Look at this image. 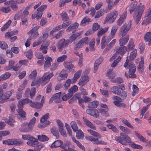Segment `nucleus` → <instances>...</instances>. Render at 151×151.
Instances as JSON below:
<instances>
[{
  "label": "nucleus",
  "mask_w": 151,
  "mask_h": 151,
  "mask_svg": "<svg viewBox=\"0 0 151 151\" xmlns=\"http://www.w3.org/2000/svg\"><path fill=\"white\" fill-rule=\"evenodd\" d=\"M113 69H109L108 70L106 73V76L108 78L110 79H113L116 76V73L112 71Z\"/></svg>",
  "instance_id": "obj_22"
},
{
  "label": "nucleus",
  "mask_w": 151,
  "mask_h": 151,
  "mask_svg": "<svg viewBox=\"0 0 151 151\" xmlns=\"http://www.w3.org/2000/svg\"><path fill=\"white\" fill-rule=\"evenodd\" d=\"M63 142L60 140L56 141L51 145L50 147L51 148H54L59 147H61V144Z\"/></svg>",
  "instance_id": "obj_26"
},
{
  "label": "nucleus",
  "mask_w": 151,
  "mask_h": 151,
  "mask_svg": "<svg viewBox=\"0 0 151 151\" xmlns=\"http://www.w3.org/2000/svg\"><path fill=\"white\" fill-rule=\"evenodd\" d=\"M0 10L5 13H8L11 11L9 6L7 7H1L0 8Z\"/></svg>",
  "instance_id": "obj_47"
},
{
  "label": "nucleus",
  "mask_w": 151,
  "mask_h": 151,
  "mask_svg": "<svg viewBox=\"0 0 151 151\" xmlns=\"http://www.w3.org/2000/svg\"><path fill=\"white\" fill-rule=\"evenodd\" d=\"M38 139L41 142L46 141L48 140L49 138L45 135H39L38 136Z\"/></svg>",
  "instance_id": "obj_44"
},
{
  "label": "nucleus",
  "mask_w": 151,
  "mask_h": 151,
  "mask_svg": "<svg viewBox=\"0 0 151 151\" xmlns=\"http://www.w3.org/2000/svg\"><path fill=\"white\" fill-rule=\"evenodd\" d=\"M40 82L42 83V85H45L48 83L49 81L47 78L46 76L42 77L40 78Z\"/></svg>",
  "instance_id": "obj_56"
},
{
  "label": "nucleus",
  "mask_w": 151,
  "mask_h": 151,
  "mask_svg": "<svg viewBox=\"0 0 151 151\" xmlns=\"http://www.w3.org/2000/svg\"><path fill=\"white\" fill-rule=\"evenodd\" d=\"M60 16L63 21H66V20H68L69 19L66 12L62 13L60 14Z\"/></svg>",
  "instance_id": "obj_58"
},
{
  "label": "nucleus",
  "mask_w": 151,
  "mask_h": 151,
  "mask_svg": "<svg viewBox=\"0 0 151 151\" xmlns=\"http://www.w3.org/2000/svg\"><path fill=\"white\" fill-rule=\"evenodd\" d=\"M110 40V38L109 37L106 40V37L105 36H103L102 37L101 41V48L102 49L104 48Z\"/></svg>",
  "instance_id": "obj_21"
},
{
  "label": "nucleus",
  "mask_w": 151,
  "mask_h": 151,
  "mask_svg": "<svg viewBox=\"0 0 151 151\" xmlns=\"http://www.w3.org/2000/svg\"><path fill=\"white\" fill-rule=\"evenodd\" d=\"M135 134L137 137L140 141L143 142H146L147 140L143 137L141 134L139 133L137 131H134Z\"/></svg>",
  "instance_id": "obj_23"
},
{
  "label": "nucleus",
  "mask_w": 151,
  "mask_h": 151,
  "mask_svg": "<svg viewBox=\"0 0 151 151\" xmlns=\"http://www.w3.org/2000/svg\"><path fill=\"white\" fill-rule=\"evenodd\" d=\"M5 121L6 123L12 127H14V123L15 122L14 117L12 116H9V119H6Z\"/></svg>",
  "instance_id": "obj_20"
},
{
  "label": "nucleus",
  "mask_w": 151,
  "mask_h": 151,
  "mask_svg": "<svg viewBox=\"0 0 151 151\" xmlns=\"http://www.w3.org/2000/svg\"><path fill=\"white\" fill-rule=\"evenodd\" d=\"M22 143V142L21 141L15 139H8L3 141V144L8 145H17Z\"/></svg>",
  "instance_id": "obj_9"
},
{
  "label": "nucleus",
  "mask_w": 151,
  "mask_h": 151,
  "mask_svg": "<svg viewBox=\"0 0 151 151\" xmlns=\"http://www.w3.org/2000/svg\"><path fill=\"white\" fill-rule=\"evenodd\" d=\"M50 116L49 113H47L44 115L41 118L40 122L41 123H44L45 121L48 119Z\"/></svg>",
  "instance_id": "obj_61"
},
{
  "label": "nucleus",
  "mask_w": 151,
  "mask_h": 151,
  "mask_svg": "<svg viewBox=\"0 0 151 151\" xmlns=\"http://www.w3.org/2000/svg\"><path fill=\"white\" fill-rule=\"evenodd\" d=\"M61 92L56 93L53 95L52 96L53 97L55 100V102L56 103H59L61 102L62 99L60 98V96L61 95Z\"/></svg>",
  "instance_id": "obj_19"
},
{
  "label": "nucleus",
  "mask_w": 151,
  "mask_h": 151,
  "mask_svg": "<svg viewBox=\"0 0 151 151\" xmlns=\"http://www.w3.org/2000/svg\"><path fill=\"white\" fill-rule=\"evenodd\" d=\"M104 9H101L99 11L97 12L96 15L95 16V18H98L102 16L104 14Z\"/></svg>",
  "instance_id": "obj_46"
},
{
  "label": "nucleus",
  "mask_w": 151,
  "mask_h": 151,
  "mask_svg": "<svg viewBox=\"0 0 151 151\" xmlns=\"http://www.w3.org/2000/svg\"><path fill=\"white\" fill-rule=\"evenodd\" d=\"M116 50V52L118 54H120L122 56L127 51V47L124 46H121Z\"/></svg>",
  "instance_id": "obj_16"
},
{
  "label": "nucleus",
  "mask_w": 151,
  "mask_h": 151,
  "mask_svg": "<svg viewBox=\"0 0 151 151\" xmlns=\"http://www.w3.org/2000/svg\"><path fill=\"white\" fill-rule=\"evenodd\" d=\"M117 28L118 27L116 26H114L112 27L111 32V36L109 37L110 38V40H111L114 37L115 35V33L117 29Z\"/></svg>",
  "instance_id": "obj_37"
},
{
  "label": "nucleus",
  "mask_w": 151,
  "mask_h": 151,
  "mask_svg": "<svg viewBox=\"0 0 151 151\" xmlns=\"http://www.w3.org/2000/svg\"><path fill=\"white\" fill-rule=\"evenodd\" d=\"M151 33L150 32H147L144 37V39L146 42H148L150 41L151 39Z\"/></svg>",
  "instance_id": "obj_64"
},
{
  "label": "nucleus",
  "mask_w": 151,
  "mask_h": 151,
  "mask_svg": "<svg viewBox=\"0 0 151 151\" xmlns=\"http://www.w3.org/2000/svg\"><path fill=\"white\" fill-rule=\"evenodd\" d=\"M51 132L53 135L56 137V139H58L59 137V134L58 131L57 130L56 128L54 127H53L51 129Z\"/></svg>",
  "instance_id": "obj_33"
},
{
  "label": "nucleus",
  "mask_w": 151,
  "mask_h": 151,
  "mask_svg": "<svg viewBox=\"0 0 151 151\" xmlns=\"http://www.w3.org/2000/svg\"><path fill=\"white\" fill-rule=\"evenodd\" d=\"M119 127L120 129L126 134H130L131 131L127 127L121 125L119 126Z\"/></svg>",
  "instance_id": "obj_42"
},
{
  "label": "nucleus",
  "mask_w": 151,
  "mask_h": 151,
  "mask_svg": "<svg viewBox=\"0 0 151 151\" xmlns=\"http://www.w3.org/2000/svg\"><path fill=\"white\" fill-rule=\"evenodd\" d=\"M88 43V38L86 37L82 38L80 41L78 43L75 45L74 49L76 50L81 48L85 44H87Z\"/></svg>",
  "instance_id": "obj_6"
},
{
  "label": "nucleus",
  "mask_w": 151,
  "mask_h": 151,
  "mask_svg": "<svg viewBox=\"0 0 151 151\" xmlns=\"http://www.w3.org/2000/svg\"><path fill=\"white\" fill-rule=\"evenodd\" d=\"M95 40L94 39H92L90 43H89V48L90 50L92 51H94L95 49L94 47Z\"/></svg>",
  "instance_id": "obj_60"
},
{
  "label": "nucleus",
  "mask_w": 151,
  "mask_h": 151,
  "mask_svg": "<svg viewBox=\"0 0 151 151\" xmlns=\"http://www.w3.org/2000/svg\"><path fill=\"white\" fill-rule=\"evenodd\" d=\"M137 1H134L132 3L129 8V11L130 14L132 13L135 9H136V7L137 6Z\"/></svg>",
  "instance_id": "obj_34"
},
{
  "label": "nucleus",
  "mask_w": 151,
  "mask_h": 151,
  "mask_svg": "<svg viewBox=\"0 0 151 151\" xmlns=\"http://www.w3.org/2000/svg\"><path fill=\"white\" fill-rule=\"evenodd\" d=\"M80 35V33H77V34H73L69 38V41L71 42L74 41L78 36Z\"/></svg>",
  "instance_id": "obj_53"
},
{
  "label": "nucleus",
  "mask_w": 151,
  "mask_h": 151,
  "mask_svg": "<svg viewBox=\"0 0 151 151\" xmlns=\"http://www.w3.org/2000/svg\"><path fill=\"white\" fill-rule=\"evenodd\" d=\"M128 68L129 69V73L131 72H135L136 67L134 64L129 63V64Z\"/></svg>",
  "instance_id": "obj_49"
},
{
  "label": "nucleus",
  "mask_w": 151,
  "mask_h": 151,
  "mask_svg": "<svg viewBox=\"0 0 151 151\" xmlns=\"http://www.w3.org/2000/svg\"><path fill=\"white\" fill-rule=\"evenodd\" d=\"M109 27H106L104 28H101L98 32V37H100L104 34L108 30Z\"/></svg>",
  "instance_id": "obj_28"
},
{
  "label": "nucleus",
  "mask_w": 151,
  "mask_h": 151,
  "mask_svg": "<svg viewBox=\"0 0 151 151\" xmlns=\"http://www.w3.org/2000/svg\"><path fill=\"white\" fill-rule=\"evenodd\" d=\"M44 122L45 123H44L39 124L38 127L40 128H44L48 126L50 124V122L49 121L46 120Z\"/></svg>",
  "instance_id": "obj_54"
},
{
  "label": "nucleus",
  "mask_w": 151,
  "mask_h": 151,
  "mask_svg": "<svg viewBox=\"0 0 151 151\" xmlns=\"http://www.w3.org/2000/svg\"><path fill=\"white\" fill-rule=\"evenodd\" d=\"M44 103V97L43 96L42 98L41 101V102H39L37 101L32 102L30 104V106L34 108L37 109H40L43 106V104Z\"/></svg>",
  "instance_id": "obj_7"
},
{
  "label": "nucleus",
  "mask_w": 151,
  "mask_h": 151,
  "mask_svg": "<svg viewBox=\"0 0 151 151\" xmlns=\"http://www.w3.org/2000/svg\"><path fill=\"white\" fill-rule=\"evenodd\" d=\"M137 50L136 49L134 50L133 51L131 52L129 57V60L127 58L126 60L125 63L124 65V67L125 68H127V65L129 60H134L135 58L137 55Z\"/></svg>",
  "instance_id": "obj_11"
},
{
  "label": "nucleus",
  "mask_w": 151,
  "mask_h": 151,
  "mask_svg": "<svg viewBox=\"0 0 151 151\" xmlns=\"http://www.w3.org/2000/svg\"><path fill=\"white\" fill-rule=\"evenodd\" d=\"M82 73L81 70H79L76 73L74 76L73 82L75 83L80 77Z\"/></svg>",
  "instance_id": "obj_36"
},
{
  "label": "nucleus",
  "mask_w": 151,
  "mask_h": 151,
  "mask_svg": "<svg viewBox=\"0 0 151 151\" xmlns=\"http://www.w3.org/2000/svg\"><path fill=\"white\" fill-rule=\"evenodd\" d=\"M89 77L87 76H84L81 77L78 82L79 85L81 87L84 86L88 81Z\"/></svg>",
  "instance_id": "obj_14"
},
{
  "label": "nucleus",
  "mask_w": 151,
  "mask_h": 151,
  "mask_svg": "<svg viewBox=\"0 0 151 151\" xmlns=\"http://www.w3.org/2000/svg\"><path fill=\"white\" fill-rule=\"evenodd\" d=\"M118 14V12L117 11H114L111 12L107 16L104 21V24H105L112 19L113 21L115 20Z\"/></svg>",
  "instance_id": "obj_10"
},
{
  "label": "nucleus",
  "mask_w": 151,
  "mask_h": 151,
  "mask_svg": "<svg viewBox=\"0 0 151 151\" xmlns=\"http://www.w3.org/2000/svg\"><path fill=\"white\" fill-rule=\"evenodd\" d=\"M69 43V40L65 39H62L57 43V47L59 52H61L62 50L67 47Z\"/></svg>",
  "instance_id": "obj_4"
},
{
  "label": "nucleus",
  "mask_w": 151,
  "mask_h": 151,
  "mask_svg": "<svg viewBox=\"0 0 151 151\" xmlns=\"http://www.w3.org/2000/svg\"><path fill=\"white\" fill-rule=\"evenodd\" d=\"M17 111L19 115L20 116V118H18L19 119H21V120L22 119L26 120L27 119L26 116V114L24 111L23 110H17Z\"/></svg>",
  "instance_id": "obj_24"
},
{
  "label": "nucleus",
  "mask_w": 151,
  "mask_h": 151,
  "mask_svg": "<svg viewBox=\"0 0 151 151\" xmlns=\"http://www.w3.org/2000/svg\"><path fill=\"white\" fill-rule=\"evenodd\" d=\"M132 24V22L130 21L128 24L125 23L121 27L119 30V33L122 37L125 36L128 31L130 29Z\"/></svg>",
  "instance_id": "obj_5"
},
{
  "label": "nucleus",
  "mask_w": 151,
  "mask_h": 151,
  "mask_svg": "<svg viewBox=\"0 0 151 151\" xmlns=\"http://www.w3.org/2000/svg\"><path fill=\"white\" fill-rule=\"evenodd\" d=\"M70 125L74 132H76L78 130V127L77 124L75 121H72L70 122Z\"/></svg>",
  "instance_id": "obj_50"
},
{
  "label": "nucleus",
  "mask_w": 151,
  "mask_h": 151,
  "mask_svg": "<svg viewBox=\"0 0 151 151\" xmlns=\"http://www.w3.org/2000/svg\"><path fill=\"white\" fill-rule=\"evenodd\" d=\"M11 22L12 21L11 20H9L4 25V26L1 28V31H5L9 27Z\"/></svg>",
  "instance_id": "obj_51"
},
{
  "label": "nucleus",
  "mask_w": 151,
  "mask_h": 151,
  "mask_svg": "<svg viewBox=\"0 0 151 151\" xmlns=\"http://www.w3.org/2000/svg\"><path fill=\"white\" fill-rule=\"evenodd\" d=\"M134 45L133 40L131 38L129 40V44L127 45V49L129 51L132 50L134 49Z\"/></svg>",
  "instance_id": "obj_41"
},
{
  "label": "nucleus",
  "mask_w": 151,
  "mask_h": 151,
  "mask_svg": "<svg viewBox=\"0 0 151 151\" xmlns=\"http://www.w3.org/2000/svg\"><path fill=\"white\" fill-rule=\"evenodd\" d=\"M76 137L78 139H83L84 138V134L81 130H78L76 133Z\"/></svg>",
  "instance_id": "obj_31"
},
{
  "label": "nucleus",
  "mask_w": 151,
  "mask_h": 151,
  "mask_svg": "<svg viewBox=\"0 0 151 151\" xmlns=\"http://www.w3.org/2000/svg\"><path fill=\"white\" fill-rule=\"evenodd\" d=\"M147 18L144 20L142 23V25H146L151 22V17H147Z\"/></svg>",
  "instance_id": "obj_55"
},
{
  "label": "nucleus",
  "mask_w": 151,
  "mask_h": 151,
  "mask_svg": "<svg viewBox=\"0 0 151 151\" xmlns=\"http://www.w3.org/2000/svg\"><path fill=\"white\" fill-rule=\"evenodd\" d=\"M98 104L99 102L98 101H94L88 104V107L90 108H95L97 107Z\"/></svg>",
  "instance_id": "obj_32"
},
{
  "label": "nucleus",
  "mask_w": 151,
  "mask_h": 151,
  "mask_svg": "<svg viewBox=\"0 0 151 151\" xmlns=\"http://www.w3.org/2000/svg\"><path fill=\"white\" fill-rule=\"evenodd\" d=\"M91 22V19L88 17H86L84 18L81 21V24L83 26H84L86 24H88L89 22Z\"/></svg>",
  "instance_id": "obj_38"
},
{
  "label": "nucleus",
  "mask_w": 151,
  "mask_h": 151,
  "mask_svg": "<svg viewBox=\"0 0 151 151\" xmlns=\"http://www.w3.org/2000/svg\"><path fill=\"white\" fill-rule=\"evenodd\" d=\"M145 8V5H142L141 3H139L136 7V9L134 12L133 16L136 24H138L140 20Z\"/></svg>",
  "instance_id": "obj_1"
},
{
  "label": "nucleus",
  "mask_w": 151,
  "mask_h": 151,
  "mask_svg": "<svg viewBox=\"0 0 151 151\" xmlns=\"http://www.w3.org/2000/svg\"><path fill=\"white\" fill-rule=\"evenodd\" d=\"M83 119L84 122L88 127L93 130H96V127L94 125L92 124L91 122L89 121L86 117H83Z\"/></svg>",
  "instance_id": "obj_18"
},
{
  "label": "nucleus",
  "mask_w": 151,
  "mask_h": 151,
  "mask_svg": "<svg viewBox=\"0 0 151 151\" xmlns=\"http://www.w3.org/2000/svg\"><path fill=\"white\" fill-rule=\"evenodd\" d=\"M9 132L8 131H0V140L2 139V136H5L9 134Z\"/></svg>",
  "instance_id": "obj_59"
},
{
  "label": "nucleus",
  "mask_w": 151,
  "mask_h": 151,
  "mask_svg": "<svg viewBox=\"0 0 151 151\" xmlns=\"http://www.w3.org/2000/svg\"><path fill=\"white\" fill-rule=\"evenodd\" d=\"M57 122L58 124L59 132L62 131L64 129L63 123L59 119L57 120Z\"/></svg>",
  "instance_id": "obj_63"
},
{
  "label": "nucleus",
  "mask_w": 151,
  "mask_h": 151,
  "mask_svg": "<svg viewBox=\"0 0 151 151\" xmlns=\"http://www.w3.org/2000/svg\"><path fill=\"white\" fill-rule=\"evenodd\" d=\"M93 141L91 142L93 144L98 145V144H105L106 143L104 141H100L98 140V139H95L93 137Z\"/></svg>",
  "instance_id": "obj_52"
},
{
  "label": "nucleus",
  "mask_w": 151,
  "mask_h": 151,
  "mask_svg": "<svg viewBox=\"0 0 151 151\" xmlns=\"http://www.w3.org/2000/svg\"><path fill=\"white\" fill-rule=\"evenodd\" d=\"M13 90H12L11 91H8L5 93L3 95L2 99L0 101L1 103H3L6 102V100L9 98L12 94V91L13 92Z\"/></svg>",
  "instance_id": "obj_17"
},
{
  "label": "nucleus",
  "mask_w": 151,
  "mask_h": 151,
  "mask_svg": "<svg viewBox=\"0 0 151 151\" xmlns=\"http://www.w3.org/2000/svg\"><path fill=\"white\" fill-rule=\"evenodd\" d=\"M78 26V24L77 22L71 24L66 29L67 32H70L77 28Z\"/></svg>",
  "instance_id": "obj_30"
},
{
  "label": "nucleus",
  "mask_w": 151,
  "mask_h": 151,
  "mask_svg": "<svg viewBox=\"0 0 151 151\" xmlns=\"http://www.w3.org/2000/svg\"><path fill=\"white\" fill-rule=\"evenodd\" d=\"M115 139L117 142L124 145H130V143H132L131 139L127 135L125 136V137H123L118 136L115 137Z\"/></svg>",
  "instance_id": "obj_3"
},
{
  "label": "nucleus",
  "mask_w": 151,
  "mask_h": 151,
  "mask_svg": "<svg viewBox=\"0 0 151 151\" xmlns=\"http://www.w3.org/2000/svg\"><path fill=\"white\" fill-rule=\"evenodd\" d=\"M116 41V39L113 40L107 46V47L104 50V52H106L109 50L111 48H112L115 44Z\"/></svg>",
  "instance_id": "obj_29"
},
{
  "label": "nucleus",
  "mask_w": 151,
  "mask_h": 151,
  "mask_svg": "<svg viewBox=\"0 0 151 151\" xmlns=\"http://www.w3.org/2000/svg\"><path fill=\"white\" fill-rule=\"evenodd\" d=\"M33 4L32 3L30 4L29 5L27 6L19 16L21 18L22 20L21 24L22 25H25L26 26H27V24L26 23L27 21L28 17L27 16L29 14V12L28 10L30 9Z\"/></svg>",
  "instance_id": "obj_2"
},
{
  "label": "nucleus",
  "mask_w": 151,
  "mask_h": 151,
  "mask_svg": "<svg viewBox=\"0 0 151 151\" xmlns=\"http://www.w3.org/2000/svg\"><path fill=\"white\" fill-rule=\"evenodd\" d=\"M63 65L65 68L69 70L73 69L74 66L70 62L65 61L63 63Z\"/></svg>",
  "instance_id": "obj_27"
},
{
  "label": "nucleus",
  "mask_w": 151,
  "mask_h": 151,
  "mask_svg": "<svg viewBox=\"0 0 151 151\" xmlns=\"http://www.w3.org/2000/svg\"><path fill=\"white\" fill-rule=\"evenodd\" d=\"M22 138L24 140H32L35 141L36 139L33 137L31 135L29 134L24 135H22Z\"/></svg>",
  "instance_id": "obj_40"
},
{
  "label": "nucleus",
  "mask_w": 151,
  "mask_h": 151,
  "mask_svg": "<svg viewBox=\"0 0 151 151\" xmlns=\"http://www.w3.org/2000/svg\"><path fill=\"white\" fill-rule=\"evenodd\" d=\"M99 111L100 113L103 116L106 117H107L109 116V114L106 109H100L99 110Z\"/></svg>",
  "instance_id": "obj_57"
},
{
  "label": "nucleus",
  "mask_w": 151,
  "mask_h": 151,
  "mask_svg": "<svg viewBox=\"0 0 151 151\" xmlns=\"http://www.w3.org/2000/svg\"><path fill=\"white\" fill-rule=\"evenodd\" d=\"M35 92V88L33 87L31 89V91L29 88H27L24 94L25 97L28 98L30 96L31 99H32L34 96Z\"/></svg>",
  "instance_id": "obj_12"
},
{
  "label": "nucleus",
  "mask_w": 151,
  "mask_h": 151,
  "mask_svg": "<svg viewBox=\"0 0 151 151\" xmlns=\"http://www.w3.org/2000/svg\"><path fill=\"white\" fill-rule=\"evenodd\" d=\"M37 142H38V141ZM33 147H35L34 150L35 151H39L40 150L41 148L43 147V145L42 144H40L37 142V144L34 145Z\"/></svg>",
  "instance_id": "obj_62"
},
{
  "label": "nucleus",
  "mask_w": 151,
  "mask_h": 151,
  "mask_svg": "<svg viewBox=\"0 0 151 151\" xmlns=\"http://www.w3.org/2000/svg\"><path fill=\"white\" fill-rule=\"evenodd\" d=\"M119 0H115L114 2L108 4V5L106 9L105 10L106 13L107 12L111 10L112 8L114 5H116L119 2Z\"/></svg>",
  "instance_id": "obj_25"
},
{
  "label": "nucleus",
  "mask_w": 151,
  "mask_h": 151,
  "mask_svg": "<svg viewBox=\"0 0 151 151\" xmlns=\"http://www.w3.org/2000/svg\"><path fill=\"white\" fill-rule=\"evenodd\" d=\"M30 126L28 124L27 122H25L21 125V127L19 128V130L22 132H28L31 131L33 129L32 128L31 129L29 128Z\"/></svg>",
  "instance_id": "obj_13"
},
{
  "label": "nucleus",
  "mask_w": 151,
  "mask_h": 151,
  "mask_svg": "<svg viewBox=\"0 0 151 151\" xmlns=\"http://www.w3.org/2000/svg\"><path fill=\"white\" fill-rule=\"evenodd\" d=\"M110 90L112 92L118 95L120 94V90H118V88L117 86H114L112 87Z\"/></svg>",
  "instance_id": "obj_39"
},
{
  "label": "nucleus",
  "mask_w": 151,
  "mask_h": 151,
  "mask_svg": "<svg viewBox=\"0 0 151 151\" xmlns=\"http://www.w3.org/2000/svg\"><path fill=\"white\" fill-rule=\"evenodd\" d=\"M39 28V27L38 26L35 27L28 32V35H31L30 39H35L38 36L39 34L37 30Z\"/></svg>",
  "instance_id": "obj_8"
},
{
  "label": "nucleus",
  "mask_w": 151,
  "mask_h": 151,
  "mask_svg": "<svg viewBox=\"0 0 151 151\" xmlns=\"http://www.w3.org/2000/svg\"><path fill=\"white\" fill-rule=\"evenodd\" d=\"M129 39V35H127L125 37H122L119 40V45L120 46H124L128 42Z\"/></svg>",
  "instance_id": "obj_15"
},
{
  "label": "nucleus",
  "mask_w": 151,
  "mask_h": 151,
  "mask_svg": "<svg viewBox=\"0 0 151 151\" xmlns=\"http://www.w3.org/2000/svg\"><path fill=\"white\" fill-rule=\"evenodd\" d=\"M122 122L126 125L132 129H133V127L125 119L122 118L121 119Z\"/></svg>",
  "instance_id": "obj_45"
},
{
  "label": "nucleus",
  "mask_w": 151,
  "mask_h": 151,
  "mask_svg": "<svg viewBox=\"0 0 151 151\" xmlns=\"http://www.w3.org/2000/svg\"><path fill=\"white\" fill-rule=\"evenodd\" d=\"M88 132L90 133V134L94 137L99 138H101V135L98 132L94 131L91 129H88Z\"/></svg>",
  "instance_id": "obj_35"
},
{
  "label": "nucleus",
  "mask_w": 151,
  "mask_h": 151,
  "mask_svg": "<svg viewBox=\"0 0 151 151\" xmlns=\"http://www.w3.org/2000/svg\"><path fill=\"white\" fill-rule=\"evenodd\" d=\"M11 74L9 72H6L0 76V79L2 80H5L9 78Z\"/></svg>",
  "instance_id": "obj_43"
},
{
  "label": "nucleus",
  "mask_w": 151,
  "mask_h": 151,
  "mask_svg": "<svg viewBox=\"0 0 151 151\" xmlns=\"http://www.w3.org/2000/svg\"><path fill=\"white\" fill-rule=\"evenodd\" d=\"M91 115L96 118H98L99 116V112L96 109H92Z\"/></svg>",
  "instance_id": "obj_48"
}]
</instances>
